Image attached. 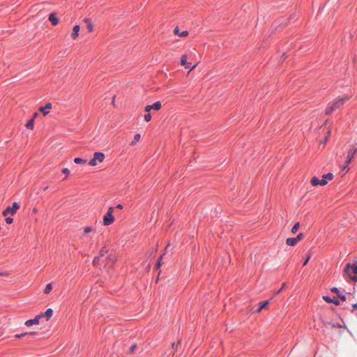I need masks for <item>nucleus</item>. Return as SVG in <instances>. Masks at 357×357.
<instances>
[{
    "label": "nucleus",
    "instance_id": "nucleus-41",
    "mask_svg": "<svg viewBox=\"0 0 357 357\" xmlns=\"http://www.w3.org/2000/svg\"><path fill=\"white\" fill-rule=\"evenodd\" d=\"M136 348H137V344H133L130 347V352H131V353H132V352H133V351L135 350V349H136Z\"/></svg>",
    "mask_w": 357,
    "mask_h": 357
},
{
    "label": "nucleus",
    "instance_id": "nucleus-31",
    "mask_svg": "<svg viewBox=\"0 0 357 357\" xmlns=\"http://www.w3.org/2000/svg\"><path fill=\"white\" fill-rule=\"evenodd\" d=\"M162 257H163V255H160V257L158 259L156 264H155L156 268H160V267L161 266Z\"/></svg>",
    "mask_w": 357,
    "mask_h": 357
},
{
    "label": "nucleus",
    "instance_id": "nucleus-19",
    "mask_svg": "<svg viewBox=\"0 0 357 357\" xmlns=\"http://www.w3.org/2000/svg\"><path fill=\"white\" fill-rule=\"evenodd\" d=\"M269 304V301H264L259 303V307L256 310V312H261L264 308H265Z\"/></svg>",
    "mask_w": 357,
    "mask_h": 357
},
{
    "label": "nucleus",
    "instance_id": "nucleus-8",
    "mask_svg": "<svg viewBox=\"0 0 357 357\" xmlns=\"http://www.w3.org/2000/svg\"><path fill=\"white\" fill-rule=\"evenodd\" d=\"M331 291L333 293L336 294L339 299H340L342 301H346V300H347L346 296L344 294H341L338 288H337L335 287H332L331 289Z\"/></svg>",
    "mask_w": 357,
    "mask_h": 357
},
{
    "label": "nucleus",
    "instance_id": "nucleus-21",
    "mask_svg": "<svg viewBox=\"0 0 357 357\" xmlns=\"http://www.w3.org/2000/svg\"><path fill=\"white\" fill-rule=\"evenodd\" d=\"M297 243L296 239L295 238H288L286 240V244L289 246H294Z\"/></svg>",
    "mask_w": 357,
    "mask_h": 357
},
{
    "label": "nucleus",
    "instance_id": "nucleus-42",
    "mask_svg": "<svg viewBox=\"0 0 357 357\" xmlns=\"http://www.w3.org/2000/svg\"><path fill=\"white\" fill-rule=\"evenodd\" d=\"M286 287V284L285 283H283L282 285V287H280V289L279 290L277 291L276 292V294H280L282 290Z\"/></svg>",
    "mask_w": 357,
    "mask_h": 357
},
{
    "label": "nucleus",
    "instance_id": "nucleus-39",
    "mask_svg": "<svg viewBox=\"0 0 357 357\" xmlns=\"http://www.w3.org/2000/svg\"><path fill=\"white\" fill-rule=\"evenodd\" d=\"M92 230H93V229L91 227H86L84 228V231L85 234H88V233L91 232Z\"/></svg>",
    "mask_w": 357,
    "mask_h": 357
},
{
    "label": "nucleus",
    "instance_id": "nucleus-45",
    "mask_svg": "<svg viewBox=\"0 0 357 357\" xmlns=\"http://www.w3.org/2000/svg\"><path fill=\"white\" fill-rule=\"evenodd\" d=\"M180 342H181V340L177 343V344H176L175 343H173V344H172V348H173V349H174V348H176H176H177L178 344H180Z\"/></svg>",
    "mask_w": 357,
    "mask_h": 357
},
{
    "label": "nucleus",
    "instance_id": "nucleus-20",
    "mask_svg": "<svg viewBox=\"0 0 357 357\" xmlns=\"http://www.w3.org/2000/svg\"><path fill=\"white\" fill-rule=\"evenodd\" d=\"M105 261H107V264L111 263V264H113L116 261V258L113 255H109L107 256H105L103 258V262Z\"/></svg>",
    "mask_w": 357,
    "mask_h": 357
},
{
    "label": "nucleus",
    "instance_id": "nucleus-23",
    "mask_svg": "<svg viewBox=\"0 0 357 357\" xmlns=\"http://www.w3.org/2000/svg\"><path fill=\"white\" fill-rule=\"evenodd\" d=\"M84 22L87 23V29L89 32H91L93 30V25L89 20V19L86 18L84 19Z\"/></svg>",
    "mask_w": 357,
    "mask_h": 357
},
{
    "label": "nucleus",
    "instance_id": "nucleus-17",
    "mask_svg": "<svg viewBox=\"0 0 357 357\" xmlns=\"http://www.w3.org/2000/svg\"><path fill=\"white\" fill-rule=\"evenodd\" d=\"M349 268H351L352 273L357 274V264H347L346 266L345 271H347Z\"/></svg>",
    "mask_w": 357,
    "mask_h": 357
},
{
    "label": "nucleus",
    "instance_id": "nucleus-47",
    "mask_svg": "<svg viewBox=\"0 0 357 357\" xmlns=\"http://www.w3.org/2000/svg\"><path fill=\"white\" fill-rule=\"evenodd\" d=\"M2 275V274H1V273L0 272V275Z\"/></svg>",
    "mask_w": 357,
    "mask_h": 357
},
{
    "label": "nucleus",
    "instance_id": "nucleus-5",
    "mask_svg": "<svg viewBox=\"0 0 357 357\" xmlns=\"http://www.w3.org/2000/svg\"><path fill=\"white\" fill-rule=\"evenodd\" d=\"M114 221V216L113 214H105L103 216V225L105 226H109L112 224Z\"/></svg>",
    "mask_w": 357,
    "mask_h": 357
},
{
    "label": "nucleus",
    "instance_id": "nucleus-44",
    "mask_svg": "<svg viewBox=\"0 0 357 357\" xmlns=\"http://www.w3.org/2000/svg\"><path fill=\"white\" fill-rule=\"evenodd\" d=\"M116 208H119V209H122L123 208V204H118L116 206Z\"/></svg>",
    "mask_w": 357,
    "mask_h": 357
},
{
    "label": "nucleus",
    "instance_id": "nucleus-25",
    "mask_svg": "<svg viewBox=\"0 0 357 357\" xmlns=\"http://www.w3.org/2000/svg\"><path fill=\"white\" fill-rule=\"evenodd\" d=\"M52 284H51V283H48V284L45 286V289H44V293H45V294H49V293L52 291Z\"/></svg>",
    "mask_w": 357,
    "mask_h": 357
},
{
    "label": "nucleus",
    "instance_id": "nucleus-28",
    "mask_svg": "<svg viewBox=\"0 0 357 357\" xmlns=\"http://www.w3.org/2000/svg\"><path fill=\"white\" fill-rule=\"evenodd\" d=\"M37 333L36 332H30V333H21V334H17L15 336L18 338H20L22 337V336H24L26 335H36Z\"/></svg>",
    "mask_w": 357,
    "mask_h": 357
},
{
    "label": "nucleus",
    "instance_id": "nucleus-29",
    "mask_svg": "<svg viewBox=\"0 0 357 357\" xmlns=\"http://www.w3.org/2000/svg\"><path fill=\"white\" fill-rule=\"evenodd\" d=\"M335 109V108H333V107L331 105H328V106L326 107V114H328V115H329V114H331V113H332Z\"/></svg>",
    "mask_w": 357,
    "mask_h": 357
},
{
    "label": "nucleus",
    "instance_id": "nucleus-18",
    "mask_svg": "<svg viewBox=\"0 0 357 357\" xmlns=\"http://www.w3.org/2000/svg\"><path fill=\"white\" fill-rule=\"evenodd\" d=\"M174 32L175 34H177L179 36H181V37H185L188 35V31H180L179 32V28L178 26H176L174 30Z\"/></svg>",
    "mask_w": 357,
    "mask_h": 357
},
{
    "label": "nucleus",
    "instance_id": "nucleus-1",
    "mask_svg": "<svg viewBox=\"0 0 357 357\" xmlns=\"http://www.w3.org/2000/svg\"><path fill=\"white\" fill-rule=\"evenodd\" d=\"M334 176L332 173L329 172L328 174H324L322 176V178L319 179L317 176H313L311 179V184L313 186H316L318 185H325L328 183V180H332Z\"/></svg>",
    "mask_w": 357,
    "mask_h": 357
},
{
    "label": "nucleus",
    "instance_id": "nucleus-3",
    "mask_svg": "<svg viewBox=\"0 0 357 357\" xmlns=\"http://www.w3.org/2000/svg\"><path fill=\"white\" fill-rule=\"evenodd\" d=\"M108 252V250L104 247L103 248H102L100 251V253L98 256H96L94 259H93V264L95 266H98L100 262H102L103 263V258L105 257V253L107 252Z\"/></svg>",
    "mask_w": 357,
    "mask_h": 357
},
{
    "label": "nucleus",
    "instance_id": "nucleus-35",
    "mask_svg": "<svg viewBox=\"0 0 357 357\" xmlns=\"http://www.w3.org/2000/svg\"><path fill=\"white\" fill-rule=\"evenodd\" d=\"M5 221L7 224L10 225V224H12L13 222V218H11V217H6L5 218Z\"/></svg>",
    "mask_w": 357,
    "mask_h": 357
},
{
    "label": "nucleus",
    "instance_id": "nucleus-10",
    "mask_svg": "<svg viewBox=\"0 0 357 357\" xmlns=\"http://www.w3.org/2000/svg\"><path fill=\"white\" fill-rule=\"evenodd\" d=\"M53 313V310L52 308H48L46 310L45 312L40 313V314H38V316L40 317V319L45 317L47 318V319H49L52 317Z\"/></svg>",
    "mask_w": 357,
    "mask_h": 357
},
{
    "label": "nucleus",
    "instance_id": "nucleus-16",
    "mask_svg": "<svg viewBox=\"0 0 357 357\" xmlns=\"http://www.w3.org/2000/svg\"><path fill=\"white\" fill-rule=\"evenodd\" d=\"M345 99L344 98H340L337 101L333 102L331 105L335 108V109L340 107L341 105H342L344 102Z\"/></svg>",
    "mask_w": 357,
    "mask_h": 357
},
{
    "label": "nucleus",
    "instance_id": "nucleus-32",
    "mask_svg": "<svg viewBox=\"0 0 357 357\" xmlns=\"http://www.w3.org/2000/svg\"><path fill=\"white\" fill-rule=\"evenodd\" d=\"M151 118H152V116H151V113L147 112L146 114H145V115H144V120L146 122L150 121L151 120Z\"/></svg>",
    "mask_w": 357,
    "mask_h": 357
},
{
    "label": "nucleus",
    "instance_id": "nucleus-30",
    "mask_svg": "<svg viewBox=\"0 0 357 357\" xmlns=\"http://www.w3.org/2000/svg\"><path fill=\"white\" fill-rule=\"evenodd\" d=\"M348 165L349 164H347V162H345V164L341 166V172L343 173V174H344L345 172H347L349 170V169H347Z\"/></svg>",
    "mask_w": 357,
    "mask_h": 357
},
{
    "label": "nucleus",
    "instance_id": "nucleus-6",
    "mask_svg": "<svg viewBox=\"0 0 357 357\" xmlns=\"http://www.w3.org/2000/svg\"><path fill=\"white\" fill-rule=\"evenodd\" d=\"M323 299L328 303H333L335 305H339L340 304V300L336 298H332L329 296H324Z\"/></svg>",
    "mask_w": 357,
    "mask_h": 357
},
{
    "label": "nucleus",
    "instance_id": "nucleus-37",
    "mask_svg": "<svg viewBox=\"0 0 357 357\" xmlns=\"http://www.w3.org/2000/svg\"><path fill=\"white\" fill-rule=\"evenodd\" d=\"M310 257H311L310 254V253L307 254L306 259H305V261L303 263V266L307 265V264L308 263V261H309V260L310 259Z\"/></svg>",
    "mask_w": 357,
    "mask_h": 357
},
{
    "label": "nucleus",
    "instance_id": "nucleus-38",
    "mask_svg": "<svg viewBox=\"0 0 357 357\" xmlns=\"http://www.w3.org/2000/svg\"><path fill=\"white\" fill-rule=\"evenodd\" d=\"M145 109V111H146V112L150 113V111H151V109H153V108H152V105H146V106L145 107V109Z\"/></svg>",
    "mask_w": 357,
    "mask_h": 357
},
{
    "label": "nucleus",
    "instance_id": "nucleus-14",
    "mask_svg": "<svg viewBox=\"0 0 357 357\" xmlns=\"http://www.w3.org/2000/svg\"><path fill=\"white\" fill-rule=\"evenodd\" d=\"M49 20L51 22V23L53 25H57L59 24V20L56 17V14L54 13H52L49 15Z\"/></svg>",
    "mask_w": 357,
    "mask_h": 357
},
{
    "label": "nucleus",
    "instance_id": "nucleus-15",
    "mask_svg": "<svg viewBox=\"0 0 357 357\" xmlns=\"http://www.w3.org/2000/svg\"><path fill=\"white\" fill-rule=\"evenodd\" d=\"M79 29H80V27H79V25L77 24L75 26H74L73 29V32L71 33V38L73 39H76L79 35Z\"/></svg>",
    "mask_w": 357,
    "mask_h": 357
},
{
    "label": "nucleus",
    "instance_id": "nucleus-2",
    "mask_svg": "<svg viewBox=\"0 0 357 357\" xmlns=\"http://www.w3.org/2000/svg\"><path fill=\"white\" fill-rule=\"evenodd\" d=\"M20 208V205L17 202H14L12 204V206H8L6 208V209L2 213L3 215L6 217L9 213L13 215L17 213Z\"/></svg>",
    "mask_w": 357,
    "mask_h": 357
},
{
    "label": "nucleus",
    "instance_id": "nucleus-43",
    "mask_svg": "<svg viewBox=\"0 0 357 357\" xmlns=\"http://www.w3.org/2000/svg\"><path fill=\"white\" fill-rule=\"evenodd\" d=\"M351 280L354 282H357V274H355L354 276L351 277Z\"/></svg>",
    "mask_w": 357,
    "mask_h": 357
},
{
    "label": "nucleus",
    "instance_id": "nucleus-34",
    "mask_svg": "<svg viewBox=\"0 0 357 357\" xmlns=\"http://www.w3.org/2000/svg\"><path fill=\"white\" fill-rule=\"evenodd\" d=\"M304 238V234L303 233H299L295 238L296 239V242L301 241Z\"/></svg>",
    "mask_w": 357,
    "mask_h": 357
},
{
    "label": "nucleus",
    "instance_id": "nucleus-40",
    "mask_svg": "<svg viewBox=\"0 0 357 357\" xmlns=\"http://www.w3.org/2000/svg\"><path fill=\"white\" fill-rule=\"evenodd\" d=\"M114 210V207H112V206H110V207L108 208V210H107V211L106 214H109V213H110V214H113Z\"/></svg>",
    "mask_w": 357,
    "mask_h": 357
},
{
    "label": "nucleus",
    "instance_id": "nucleus-26",
    "mask_svg": "<svg viewBox=\"0 0 357 357\" xmlns=\"http://www.w3.org/2000/svg\"><path fill=\"white\" fill-rule=\"evenodd\" d=\"M141 135L140 134L137 133L135 134L134 136V139L131 142L130 145H134L137 142H138L140 139Z\"/></svg>",
    "mask_w": 357,
    "mask_h": 357
},
{
    "label": "nucleus",
    "instance_id": "nucleus-33",
    "mask_svg": "<svg viewBox=\"0 0 357 357\" xmlns=\"http://www.w3.org/2000/svg\"><path fill=\"white\" fill-rule=\"evenodd\" d=\"M97 164H98V162L96 160V159L93 157L89 162V165L91 166H96Z\"/></svg>",
    "mask_w": 357,
    "mask_h": 357
},
{
    "label": "nucleus",
    "instance_id": "nucleus-9",
    "mask_svg": "<svg viewBox=\"0 0 357 357\" xmlns=\"http://www.w3.org/2000/svg\"><path fill=\"white\" fill-rule=\"evenodd\" d=\"M40 317L36 316L33 319H28L25 321V325L28 327L31 326L34 324H38L40 321Z\"/></svg>",
    "mask_w": 357,
    "mask_h": 357
},
{
    "label": "nucleus",
    "instance_id": "nucleus-24",
    "mask_svg": "<svg viewBox=\"0 0 357 357\" xmlns=\"http://www.w3.org/2000/svg\"><path fill=\"white\" fill-rule=\"evenodd\" d=\"M299 227H300V223L298 222H296L291 228V233L292 234L296 233V231L298 230Z\"/></svg>",
    "mask_w": 357,
    "mask_h": 357
},
{
    "label": "nucleus",
    "instance_id": "nucleus-12",
    "mask_svg": "<svg viewBox=\"0 0 357 357\" xmlns=\"http://www.w3.org/2000/svg\"><path fill=\"white\" fill-rule=\"evenodd\" d=\"M52 103L47 102L45 106L40 107V111L43 114V115H47L50 113L49 109L52 108Z\"/></svg>",
    "mask_w": 357,
    "mask_h": 357
},
{
    "label": "nucleus",
    "instance_id": "nucleus-7",
    "mask_svg": "<svg viewBox=\"0 0 357 357\" xmlns=\"http://www.w3.org/2000/svg\"><path fill=\"white\" fill-rule=\"evenodd\" d=\"M181 64L185 66V68H191L193 69L195 68V65L191 66V63L187 61V56L183 55L181 58Z\"/></svg>",
    "mask_w": 357,
    "mask_h": 357
},
{
    "label": "nucleus",
    "instance_id": "nucleus-4",
    "mask_svg": "<svg viewBox=\"0 0 357 357\" xmlns=\"http://www.w3.org/2000/svg\"><path fill=\"white\" fill-rule=\"evenodd\" d=\"M356 152H357V148H355L354 146H351L350 147V149H349V151H348L347 155L346 162L347 164H349L351 162V160L354 159V155Z\"/></svg>",
    "mask_w": 357,
    "mask_h": 357
},
{
    "label": "nucleus",
    "instance_id": "nucleus-11",
    "mask_svg": "<svg viewBox=\"0 0 357 357\" xmlns=\"http://www.w3.org/2000/svg\"><path fill=\"white\" fill-rule=\"evenodd\" d=\"M38 115L37 112L34 113L33 118L29 119L25 125V127L29 130H33L34 128V119Z\"/></svg>",
    "mask_w": 357,
    "mask_h": 357
},
{
    "label": "nucleus",
    "instance_id": "nucleus-46",
    "mask_svg": "<svg viewBox=\"0 0 357 357\" xmlns=\"http://www.w3.org/2000/svg\"><path fill=\"white\" fill-rule=\"evenodd\" d=\"M352 307L355 310H357V303H354L352 305Z\"/></svg>",
    "mask_w": 357,
    "mask_h": 357
},
{
    "label": "nucleus",
    "instance_id": "nucleus-36",
    "mask_svg": "<svg viewBox=\"0 0 357 357\" xmlns=\"http://www.w3.org/2000/svg\"><path fill=\"white\" fill-rule=\"evenodd\" d=\"M61 172L66 176H68L70 174V170L68 168H63L61 169Z\"/></svg>",
    "mask_w": 357,
    "mask_h": 357
},
{
    "label": "nucleus",
    "instance_id": "nucleus-22",
    "mask_svg": "<svg viewBox=\"0 0 357 357\" xmlns=\"http://www.w3.org/2000/svg\"><path fill=\"white\" fill-rule=\"evenodd\" d=\"M161 107H162V104L160 101H156L152 104V108L153 110L158 111L161 109Z\"/></svg>",
    "mask_w": 357,
    "mask_h": 357
},
{
    "label": "nucleus",
    "instance_id": "nucleus-27",
    "mask_svg": "<svg viewBox=\"0 0 357 357\" xmlns=\"http://www.w3.org/2000/svg\"><path fill=\"white\" fill-rule=\"evenodd\" d=\"M74 162L76 164H84L86 162V160L81 158H75L74 159Z\"/></svg>",
    "mask_w": 357,
    "mask_h": 357
},
{
    "label": "nucleus",
    "instance_id": "nucleus-13",
    "mask_svg": "<svg viewBox=\"0 0 357 357\" xmlns=\"http://www.w3.org/2000/svg\"><path fill=\"white\" fill-rule=\"evenodd\" d=\"M93 158L97 162H101L104 160L105 156L102 152H95L93 154Z\"/></svg>",
    "mask_w": 357,
    "mask_h": 357
}]
</instances>
